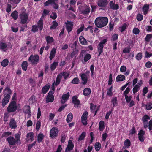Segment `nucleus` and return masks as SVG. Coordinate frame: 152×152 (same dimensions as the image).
I'll return each mask as SVG.
<instances>
[{
	"instance_id": "69168bd1",
	"label": "nucleus",
	"mask_w": 152,
	"mask_h": 152,
	"mask_svg": "<svg viewBox=\"0 0 152 152\" xmlns=\"http://www.w3.org/2000/svg\"><path fill=\"white\" fill-rule=\"evenodd\" d=\"M130 90V89L129 88H126L123 93L124 95V96H127V94L129 92Z\"/></svg>"
},
{
	"instance_id": "09e8293b",
	"label": "nucleus",
	"mask_w": 152,
	"mask_h": 152,
	"mask_svg": "<svg viewBox=\"0 0 152 152\" xmlns=\"http://www.w3.org/2000/svg\"><path fill=\"white\" fill-rule=\"evenodd\" d=\"M91 58V56L88 53L86 54L84 57V60L85 62H86Z\"/></svg>"
},
{
	"instance_id": "680f3d73",
	"label": "nucleus",
	"mask_w": 152,
	"mask_h": 152,
	"mask_svg": "<svg viewBox=\"0 0 152 152\" xmlns=\"http://www.w3.org/2000/svg\"><path fill=\"white\" fill-rule=\"evenodd\" d=\"M140 32L139 29L137 28H134L133 30V32L135 34H138Z\"/></svg>"
},
{
	"instance_id": "37998d69",
	"label": "nucleus",
	"mask_w": 152,
	"mask_h": 152,
	"mask_svg": "<svg viewBox=\"0 0 152 152\" xmlns=\"http://www.w3.org/2000/svg\"><path fill=\"white\" fill-rule=\"evenodd\" d=\"M7 47V45L6 43L2 42L0 43V48L3 51H6L5 49Z\"/></svg>"
},
{
	"instance_id": "a878e982",
	"label": "nucleus",
	"mask_w": 152,
	"mask_h": 152,
	"mask_svg": "<svg viewBox=\"0 0 152 152\" xmlns=\"http://www.w3.org/2000/svg\"><path fill=\"white\" fill-rule=\"evenodd\" d=\"M76 96H74L72 98V102L75 104V106L78 107L80 104V101L77 99Z\"/></svg>"
},
{
	"instance_id": "6e6552de",
	"label": "nucleus",
	"mask_w": 152,
	"mask_h": 152,
	"mask_svg": "<svg viewBox=\"0 0 152 152\" xmlns=\"http://www.w3.org/2000/svg\"><path fill=\"white\" fill-rule=\"evenodd\" d=\"M108 3V1L107 0H99L97 4L99 7H104L107 5Z\"/></svg>"
},
{
	"instance_id": "e2e57ef3",
	"label": "nucleus",
	"mask_w": 152,
	"mask_h": 152,
	"mask_svg": "<svg viewBox=\"0 0 152 152\" xmlns=\"http://www.w3.org/2000/svg\"><path fill=\"white\" fill-rule=\"evenodd\" d=\"M11 132H7L3 134L2 137H7L11 135Z\"/></svg>"
},
{
	"instance_id": "bb28decb",
	"label": "nucleus",
	"mask_w": 152,
	"mask_h": 152,
	"mask_svg": "<svg viewBox=\"0 0 152 152\" xmlns=\"http://www.w3.org/2000/svg\"><path fill=\"white\" fill-rule=\"evenodd\" d=\"M104 45L101 43H99L97 46V50L98 52V56H99L101 53L103 51Z\"/></svg>"
},
{
	"instance_id": "ddd939ff",
	"label": "nucleus",
	"mask_w": 152,
	"mask_h": 152,
	"mask_svg": "<svg viewBox=\"0 0 152 152\" xmlns=\"http://www.w3.org/2000/svg\"><path fill=\"white\" fill-rule=\"evenodd\" d=\"M127 70V68L125 66L123 65L121 66L120 68V71L122 73L124 72L125 75L127 76L130 73V71L129 70Z\"/></svg>"
},
{
	"instance_id": "4468645a",
	"label": "nucleus",
	"mask_w": 152,
	"mask_h": 152,
	"mask_svg": "<svg viewBox=\"0 0 152 152\" xmlns=\"http://www.w3.org/2000/svg\"><path fill=\"white\" fill-rule=\"evenodd\" d=\"M10 97V95H7L3 98L2 101V105L4 107L9 101Z\"/></svg>"
},
{
	"instance_id": "c9c22d12",
	"label": "nucleus",
	"mask_w": 152,
	"mask_h": 152,
	"mask_svg": "<svg viewBox=\"0 0 152 152\" xmlns=\"http://www.w3.org/2000/svg\"><path fill=\"white\" fill-rule=\"evenodd\" d=\"M12 91L8 87H6L4 90V94H5L10 95L12 93Z\"/></svg>"
},
{
	"instance_id": "9d476101",
	"label": "nucleus",
	"mask_w": 152,
	"mask_h": 152,
	"mask_svg": "<svg viewBox=\"0 0 152 152\" xmlns=\"http://www.w3.org/2000/svg\"><path fill=\"white\" fill-rule=\"evenodd\" d=\"M88 112L85 111L84 112L81 117V121L82 123L84 125H86L87 124V117L88 115Z\"/></svg>"
},
{
	"instance_id": "774afa93",
	"label": "nucleus",
	"mask_w": 152,
	"mask_h": 152,
	"mask_svg": "<svg viewBox=\"0 0 152 152\" xmlns=\"http://www.w3.org/2000/svg\"><path fill=\"white\" fill-rule=\"evenodd\" d=\"M146 108L147 110H150L152 108V102H150L146 105Z\"/></svg>"
},
{
	"instance_id": "cd10ccee",
	"label": "nucleus",
	"mask_w": 152,
	"mask_h": 152,
	"mask_svg": "<svg viewBox=\"0 0 152 152\" xmlns=\"http://www.w3.org/2000/svg\"><path fill=\"white\" fill-rule=\"evenodd\" d=\"M79 39L80 42L81 44L84 45H86L87 44V42L83 36H80Z\"/></svg>"
},
{
	"instance_id": "6ab92c4d",
	"label": "nucleus",
	"mask_w": 152,
	"mask_h": 152,
	"mask_svg": "<svg viewBox=\"0 0 152 152\" xmlns=\"http://www.w3.org/2000/svg\"><path fill=\"white\" fill-rule=\"evenodd\" d=\"M90 9L89 6H85L81 11V13L84 15L88 14L90 12Z\"/></svg>"
},
{
	"instance_id": "dca6fc26",
	"label": "nucleus",
	"mask_w": 152,
	"mask_h": 152,
	"mask_svg": "<svg viewBox=\"0 0 152 152\" xmlns=\"http://www.w3.org/2000/svg\"><path fill=\"white\" fill-rule=\"evenodd\" d=\"M30 109V106L26 105L25 106L23 109V112H24L25 114H28V115L29 117L31 116Z\"/></svg>"
},
{
	"instance_id": "a211bd4d",
	"label": "nucleus",
	"mask_w": 152,
	"mask_h": 152,
	"mask_svg": "<svg viewBox=\"0 0 152 152\" xmlns=\"http://www.w3.org/2000/svg\"><path fill=\"white\" fill-rule=\"evenodd\" d=\"M34 133L32 132H29L27 134L26 136V140L27 141H32L34 140Z\"/></svg>"
},
{
	"instance_id": "473e14b6",
	"label": "nucleus",
	"mask_w": 152,
	"mask_h": 152,
	"mask_svg": "<svg viewBox=\"0 0 152 152\" xmlns=\"http://www.w3.org/2000/svg\"><path fill=\"white\" fill-rule=\"evenodd\" d=\"M58 1V0H48L45 2L44 4L45 6H48L50 4H53V3Z\"/></svg>"
},
{
	"instance_id": "f704fd0d",
	"label": "nucleus",
	"mask_w": 152,
	"mask_h": 152,
	"mask_svg": "<svg viewBox=\"0 0 152 152\" xmlns=\"http://www.w3.org/2000/svg\"><path fill=\"white\" fill-rule=\"evenodd\" d=\"M149 8V7L148 5L147 4L144 5L142 8V10L144 15H145L147 14Z\"/></svg>"
},
{
	"instance_id": "2f4dec72",
	"label": "nucleus",
	"mask_w": 152,
	"mask_h": 152,
	"mask_svg": "<svg viewBox=\"0 0 152 152\" xmlns=\"http://www.w3.org/2000/svg\"><path fill=\"white\" fill-rule=\"evenodd\" d=\"M44 137V135L42 133H40L37 136V141L39 143L41 142Z\"/></svg>"
},
{
	"instance_id": "13d9d810",
	"label": "nucleus",
	"mask_w": 152,
	"mask_h": 152,
	"mask_svg": "<svg viewBox=\"0 0 152 152\" xmlns=\"http://www.w3.org/2000/svg\"><path fill=\"white\" fill-rule=\"evenodd\" d=\"M61 75H58L57 77L56 80V81L55 85L57 86L60 83V79H61Z\"/></svg>"
},
{
	"instance_id": "338daca9",
	"label": "nucleus",
	"mask_w": 152,
	"mask_h": 152,
	"mask_svg": "<svg viewBox=\"0 0 152 152\" xmlns=\"http://www.w3.org/2000/svg\"><path fill=\"white\" fill-rule=\"evenodd\" d=\"M41 122L39 121H38L36 123V129L37 130H39L41 126Z\"/></svg>"
},
{
	"instance_id": "412c9836",
	"label": "nucleus",
	"mask_w": 152,
	"mask_h": 152,
	"mask_svg": "<svg viewBox=\"0 0 152 152\" xmlns=\"http://www.w3.org/2000/svg\"><path fill=\"white\" fill-rule=\"evenodd\" d=\"M82 80L83 81V83L85 84L88 81V75L85 73H83L80 75Z\"/></svg>"
},
{
	"instance_id": "1a4fd4ad",
	"label": "nucleus",
	"mask_w": 152,
	"mask_h": 152,
	"mask_svg": "<svg viewBox=\"0 0 152 152\" xmlns=\"http://www.w3.org/2000/svg\"><path fill=\"white\" fill-rule=\"evenodd\" d=\"M74 145L72 140H69L68 142V145H67L65 150V152H70L74 148Z\"/></svg>"
},
{
	"instance_id": "79ce46f5",
	"label": "nucleus",
	"mask_w": 152,
	"mask_h": 152,
	"mask_svg": "<svg viewBox=\"0 0 152 152\" xmlns=\"http://www.w3.org/2000/svg\"><path fill=\"white\" fill-rule=\"evenodd\" d=\"M9 63V61L7 59H5L3 60L1 63V65L3 67H6L8 64Z\"/></svg>"
},
{
	"instance_id": "603ef678",
	"label": "nucleus",
	"mask_w": 152,
	"mask_h": 152,
	"mask_svg": "<svg viewBox=\"0 0 152 152\" xmlns=\"http://www.w3.org/2000/svg\"><path fill=\"white\" fill-rule=\"evenodd\" d=\"M127 25L126 23L124 24L123 25L119 28V30L121 32H122L124 31L126 28Z\"/></svg>"
},
{
	"instance_id": "58836bf2",
	"label": "nucleus",
	"mask_w": 152,
	"mask_h": 152,
	"mask_svg": "<svg viewBox=\"0 0 152 152\" xmlns=\"http://www.w3.org/2000/svg\"><path fill=\"white\" fill-rule=\"evenodd\" d=\"M46 39L47 42V44L52 43L54 40V39L52 37L49 36L46 37Z\"/></svg>"
},
{
	"instance_id": "c03bdc74",
	"label": "nucleus",
	"mask_w": 152,
	"mask_h": 152,
	"mask_svg": "<svg viewBox=\"0 0 152 152\" xmlns=\"http://www.w3.org/2000/svg\"><path fill=\"white\" fill-rule=\"evenodd\" d=\"M59 75H61V77L63 76L64 79H66L69 75V74L66 72H64L62 73H60Z\"/></svg>"
},
{
	"instance_id": "aec40b11",
	"label": "nucleus",
	"mask_w": 152,
	"mask_h": 152,
	"mask_svg": "<svg viewBox=\"0 0 152 152\" xmlns=\"http://www.w3.org/2000/svg\"><path fill=\"white\" fill-rule=\"evenodd\" d=\"M69 96V93L64 94L62 96V99L61 101L62 103H64L68 99Z\"/></svg>"
},
{
	"instance_id": "49530a36",
	"label": "nucleus",
	"mask_w": 152,
	"mask_h": 152,
	"mask_svg": "<svg viewBox=\"0 0 152 152\" xmlns=\"http://www.w3.org/2000/svg\"><path fill=\"white\" fill-rule=\"evenodd\" d=\"M150 119V117L147 115H145L142 118L143 123H148V120Z\"/></svg>"
},
{
	"instance_id": "c85d7f7f",
	"label": "nucleus",
	"mask_w": 152,
	"mask_h": 152,
	"mask_svg": "<svg viewBox=\"0 0 152 152\" xmlns=\"http://www.w3.org/2000/svg\"><path fill=\"white\" fill-rule=\"evenodd\" d=\"M91 93V90L90 88H85L83 91V94L85 96L89 95Z\"/></svg>"
},
{
	"instance_id": "423d86ee",
	"label": "nucleus",
	"mask_w": 152,
	"mask_h": 152,
	"mask_svg": "<svg viewBox=\"0 0 152 152\" xmlns=\"http://www.w3.org/2000/svg\"><path fill=\"white\" fill-rule=\"evenodd\" d=\"M142 84V81L141 80H140L135 86H134L132 89L133 94H134L136 93L140 89V87Z\"/></svg>"
},
{
	"instance_id": "c756f323",
	"label": "nucleus",
	"mask_w": 152,
	"mask_h": 152,
	"mask_svg": "<svg viewBox=\"0 0 152 152\" xmlns=\"http://www.w3.org/2000/svg\"><path fill=\"white\" fill-rule=\"evenodd\" d=\"M105 127L104 123L103 121H100L99 123V129L100 131H102Z\"/></svg>"
},
{
	"instance_id": "5fc2aeb1",
	"label": "nucleus",
	"mask_w": 152,
	"mask_h": 152,
	"mask_svg": "<svg viewBox=\"0 0 152 152\" xmlns=\"http://www.w3.org/2000/svg\"><path fill=\"white\" fill-rule=\"evenodd\" d=\"M151 38H152V34H148L145 38V40L146 41L148 42L150 41Z\"/></svg>"
},
{
	"instance_id": "20e7f679",
	"label": "nucleus",
	"mask_w": 152,
	"mask_h": 152,
	"mask_svg": "<svg viewBox=\"0 0 152 152\" xmlns=\"http://www.w3.org/2000/svg\"><path fill=\"white\" fill-rule=\"evenodd\" d=\"M43 22L42 20L41 19L39 20L38 23V26H33L32 31L35 32L37 31L39 28V30H41L43 28Z\"/></svg>"
},
{
	"instance_id": "3c124183",
	"label": "nucleus",
	"mask_w": 152,
	"mask_h": 152,
	"mask_svg": "<svg viewBox=\"0 0 152 152\" xmlns=\"http://www.w3.org/2000/svg\"><path fill=\"white\" fill-rule=\"evenodd\" d=\"M111 102L113 106L116 105L117 104V98L116 97L113 98L111 100Z\"/></svg>"
},
{
	"instance_id": "a18cd8bd",
	"label": "nucleus",
	"mask_w": 152,
	"mask_h": 152,
	"mask_svg": "<svg viewBox=\"0 0 152 152\" xmlns=\"http://www.w3.org/2000/svg\"><path fill=\"white\" fill-rule=\"evenodd\" d=\"M28 63L26 61L23 62L22 64V66L23 69V70L26 71L27 70Z\"/></svg>"
},
{
	"instance_id": "a19ab883",
	"label": "nucleus",
	"mask_w": 152,
	"mask_h": 152,
	"mask_svg": "<svg viewBox=\"0 0 152 152\" xmlns=\"http://www.w3.org/2000/svg\"><path fill=\"white\" fill-rule=\"evenodd\" d=\"M101 146L100 143L99 142H96L95 145V150L98 151H99L101 148Z\"/></svg>"
},
{
	"instance_id": "f03ea898",
	"label": "nucleus",
	"mask_w": 152,
	"mask_h": 152,
	"mask_svg": "<svg viewBox=\"0 0 152 152\" xmlns=\"http://www.w3.org/2000/svg\"><path fill=\"white\" fill-rule=\"evenodd\" d=\"M17 108V106L16 102L13 101L10 103L7 110L8 112H13L16 111Z\"/></svg>"
},
{
	"instance_id": "393cba45",
	"label": "nucleus",
	"mask_w": 152,
	"mask_h": 152,
	"mask_svg": "<svg viewBox=\"0 0 152 152\" xmlns=\"http://www.w3.org/2000/svg\"><path fill=\"white\" fill-rule=\"evenodd\" d=\"M10 126L12 129H14L17 127V125L15 121L13 119H11L10 123Z\"/></svg>"
},
{
	"instance_id": "4c0bfd02",
	"label": "nucleus",
	"mask_w": 152,
	"mask_h": 152,
	"mask_svg": "<svg viewBox=\"0 0 152 152\" xmlns=\"http://www.w3.org/2000/svg\"><path fill=\"white\" fill-rule=\"evenodd\" d=\"M73 118V115L72 113H69L67 116L66 121L67 123L71 122Z\"/></svg>"
},
{
	"instance_id": "de8ad7c7",
	"label": "nucleus",
	"mask_w": 152,
	"mask_h": 152,
	"mask_svg": "<svg viewBox=\"0 0 152 152\" xmlns=\"http://www.w3.org/2000/svg\"><path fill=\"white\" fill-rule=\"evenodd\" d=\"M15 141L17 142V144H18L19 143L20 144V136L18 133H17L15 134Z\"/></svg>"
},
{
	"instance_id": "0eeeda50",
	"label": "nucleus",
	"mask_w": 152,
	"mask_h": 152,
	"mask_svg": "<svg viewBox=\"0 0 152 152\" xmlns=\"http://www.w3.org/2000/svg\"><path fill=\"white\" fill-rule=\"evenodd\" d=\"M21 22L23 24L26 23L28 19V15L25 13H23L20 15Z\"/></svg>"
},
{
	"instance_id": "864d4df0",
	"label": "nucleus",
	"mask_w": 152,
	"mask_h": 152,
	"mask_svg": "<svg viewBox=\"0 0 152 152\" xmlns=\"http://www.w3.org/2000/svg\"><path fill=\"white\" fill-rule=\"evenodd\" d=\"M113 89V87L111 86L107 90V94L110 96H111L113 95V92H112Z\"/></svg>"
},
{
	"instance_id": "6e6d98bb",
	"label": "nucleus",
	"mask_w": 152,
	"mask_h": 152,
	"mask_svg": "<svg viewBox=\"0 0 152 152\" xmlns=\"http://www.w3.org/2000/svg\"><path fill=\"white\" fill-rule=\"evenodd\" d=\"M86 133L85 132H83L81 135L80 136L78 139V141H80L83 140L86 137Z\"/></svg>"
},
{
	"instance_id": "7c9ffc66",
	"label": "nucleus",
	"mask_w": 152,
	"mask_h": 152,
	"mask_svg": "<svg viewBox=\"0 0 152 152\" xmlns=\"http://www.w3.org/2000/svg\"><path fill=\"white\" fill-rule=\"evenodd\" d=\"M50 88L49 85H47L43 87L42 90V92L43 94H46Z\"/></svg>"
},
{
	"instance_id": "39448f33",
	"label": "nucleus",
	"mask_w": 152,
	"mask_h": 152,
	"mask_svg": "<svg viewBox=\"0 0 152 152\" xmlns=\"http://www.w3.org/2000/svg\"><path fill=\"white\" fill-rule=\"evenodd\" d=\"M58 130L55 127H53L50 131V136L52 138L56 137L58 135Z\"/></svg>"
},
{
	"instance_id": "e433bc0d",
	"label": "nucleus",
	"mask_w": 152,
	"mask_h": 152,
	"mask_svg": "<svg viewBox=\"0 0 152 152\" xmlns=\"http://www.w3.org/2000/svg\"><path fill=\"white\" fill-rule=\"evenodd\" d=\"M58 65V62H54L53 64H51L50 66V68L51 70H54L56 68Z\"/></svg>"
},
{
	"instance_id": "5701e85b",
	"label": "nucleus",
	"mask_w": 152,
	"mask_h": 152,
	"mask_svg": "<svg viewBox=\"0 0 152 152\" xmlns=\"http://www.w3.org/2000/svg\"><path fill=\"white\" fill-rule=\"evenodd\" d=\"M90 109L92 112L95 111L94 115H95L97 113V112L98 110V107L93 104H90Z\"/></svg>"
},
{
	"instance_id": "4d7b16f0",
	"label": "nucleus",
	"mask_w": 152,
	"mask_h": 152,
	"mask_svg": "<svg viewBox=\"0 0 152 152\" xmlns=\"http://www.w3.org/2000/svg\"><path fill=\"white\" fill-rule=\"evenodd\" d=\"M84 28V25H82L81 27L78 28L76 32V33L77 35H78L83 30Z\"/></svg>"
},
{
	"instance_id": "052dcab7",
	"label": "nucleus",
	"mask_w": 152,
	"mask_h": 152,
	"mask_svg": "<svg viewBox=\"0 0 152 152\" xmlns=\"http://www.w3.org/2000/svg\"><path fill=\"white\" fill-rule=\"evenodd\" d=\"M53 24L51 26L50 28L51 29H54L56 28L58 26V23L56 21H53Z\"/></svg>"
},
{
	"instance_id": "f257e3e1",
	"label": "nucleus",
	"mask_w": 152,
	"mask_h": 152,
	"mask_svg": "<svg viewBox=\"0 0 152 152\" xmlns=\"http://www.w3.org/2000/svg\"><path fill=\"white\" fill-rule=\"evenodd\" d=\"M108 19L106 17H99L97 18L95 21V24L98 28H102L107 25Z\"/></svg>"
},
{
	"instance_id": "bf43d9fd",
	"label": "nucleus",
	"mask_w": 152,
	"mask_h": 152,
	"mask_svg": "<svg viewBox=\"0 0 152 152\" xmlns=\"http://www.w3.org/2000/svg\"><path fill=\"white\" fill-rule=\"evenodd\" d=\"M142 57V53H139L136 55V58L137 60H140L141 59Z\"/></svg>"
},
{
	"instance_id": "b1692460",
	"label": "nucleus",
	"mask_w": 152,
	"mask_h": 152,
	"mask_svg": "<svg viewBox=\"0 0 152 152\" xmlns=\"http://www.w3.org/2000/svg\"><path fill=\"white\" fill-rule=\"evenodd\" d=\"M125 78V77L124 75L120 74L117 76L116 80L117 82L122 81L124 80Z\"/></svg>"
},
{
	"instance_id": "f8f14e48",
	"label": "nucleus",
	"mask_w": 152,
	"mask_h": 152,
	"mask_svg": "<svg viewBox=\"0 0 152 152\" xmlns=\"http://www.w3.org/2000/svg\"><path fill=\"white\" fill-rule=\"evenodd\" d=\"M66 28L68 33L70 32L72 30L73 28V22L67 21L66 22Z\"/></svg>"
},
{
	"instance_id": "ea45409f",
	"label": "nucleus",
	"mask_w": 152,
	"mask_h": 152,
	"mask_svg": "<svg viewBox=\"0 0 152 152\" xmlns=\"http://www.w3.org/2000/svg\"><path fill=\"white\" fill-rule=\"evenodd\" d=\"M124 144L125 148H128L130 145V141L129 139H127L124 141Z\"/></svg>"
},
{
	"instance_id": "8fccbe9b",
	"label": "nucleus",
	"mask_w": 152,
	"mask_h": 152,
	"mask_svg": "<svg viewBox=\"0 0 152 152\" xmlns=\"http://www.w3.org/2000/svg\"><path fill=\"white\" fill-rule=\"evenodd\" d=\"M18 15V13L16 11H14L11 14V16L15 20L17 19Z\"/></svg>"
},
{
	"instance_id": "72a5a7b5",
	"label": "nucleus",
	"mask_w": 152,
	"mask_h": 152,
	"mask_svg": "<svg viewBox=\"0 0 152 152\" xmlns=\"http://www.w3.org/2000/svg\"><path fill=\"white\" fill-rule=\"evenodd\" d=\"M56 53V49L55 48H53L51 51L50 56V60L52 59L54 57Z\"/></svg>"
},
{
	"instance_id": "9b49d317",
	"label": "nucleus",
	"mask_w": 152,
	"mask_h": 152,
	"mask_svg": "<svg viewBox=\"0 0 152 152\" xmlns=\"http://www.w3.org/2000/svg\"><path fill=\"white\" fill-rule=\"evenodd\" d=\"M53 92L52 91H50L48 94L46 101L47 102H52L54 99V97L53 95Z\"/></svg>"
},
{
	"instance_id": "2eb2a0df",
	"label": "nucleus",
	"mask_w": 152,
	"mask_h": 152,
	"mask_svg": "<svg viewBox=\"0 0 152 152\" xmlns=\"http://www.w3.org/2000/svg\"><path fill=\"white\" fill-rule=\"evenodd\" d=\"M6 140L10 145H14L17 144L15 139L12 137L10 136L8 137Z\"/></svg>"
},
{
	"instance_id": "4be33fe9",
	"label": "nucleus",
	"mask_w": 152,
	"mask_h": 152,
	"mask_svg": "<svg viewBox=\"0 0 152 152\" xmlns=\"http://www.w3.org/2000/svg\"><path fill=\"white\" fill-rule=\"evenodd\" d=\"M145 133V132L142 130H140L138 133L139 139L141 142H142L144 140V135Z\"/></svg>"
},
{
	"instance_id": "0e129e2a",
	"label": "nucleus",
	"mask_w": 152,
	"mask_h": 152,
	"mask_svg": "<svg viewBox=\"0 0 152 152\" xmlns=\"http://www.w3.org/2000/svg\"><path fill=\"white\" fill-rule=\"evenodd\" d=\"M143 18V16L142 15L138 14L137 15L136 18L137 20L141 21L142 20Z\"/></svg>"
},
{
	"instance_id": "7ed1b4c3",
	"label": "nucleus",
	"mask_w": 152,
	"mask_h": 152,
	"mask_svg": "<svg viewBox=\"0 0 152 152\" xmlns=\"http://www.w3.org/2000/svg\"><path fill=\"white\" fill-rule=\"evenodd\" d=\"M28 60L32 64H36L39 61V57L37 55H31L29 57Z\"/></svg>"
},
{
	"instance_id": "f3484780",
	"label": "nucleus",
	"mask_w": 152,
	"mask_h": 152,
	"mask_svg": "<svg viewBox=\"0 0 152 152\" xmlns=\"http://www.w3.org/2000/svg\"><path fill=\"white\" fill-rule=\"evenodd\" d=\"M110 8L113 10H117L119 8V6L117 4H115V2L111 1L110 3Z\"/></svg>"
}]
</instances>
